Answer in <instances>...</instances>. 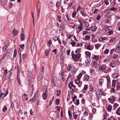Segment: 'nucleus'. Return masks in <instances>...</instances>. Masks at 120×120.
<instances>
[{"mask_svg":"<svg viewBox=\"0 0 120 120\" xmlns=\"http://www.w3.org/2000/svg\"><path fill=\"white\" fill-rule=\"evenodd\" d=\"M36 99H37L36 98L33 97V98L30 99V101L31 102H34L35 101Z\"/></svg>","mask_w":120,"mask_h":120,"instance_id":"obj_19","label":"nucleus"},{"mask_svg":"<svg viewBox=\"0 0 120 120\" xmlns=\"http://www.w3.org/2000/svg\"><path fill=\"white\" fill-rule=\"evenodd\" d=\"M82 74L81 73H80L78 75L77 77V78L79 79H80L81 78V77L82 76Z\"/></svg>","mask_w":120,"mask_h":120,"instance_id":"obj_45","label":"nucleus"},{"mask_svg":"<svg viewBox=\"0 0 120 120\" xmlns=\"http://www.w3.org/2000/svg\"><path fill=\"white\" fill-rule=\"evenodd\" d=\"M109 35H111L113 34V31L112 30H111L109 32Z\"/></svg>","mask_w":120,"mask_h":120,"instance_id":"obj_56","label":"nucleus"},{"mask_svg":"<svg viewBox=\"0 0 120 120\" xmlns=\"http://www.w3.org/2000/svg\"><path fill=\"white\" fill-rule=\"evenodd\" d=\"M105 3L106 5H108L109 4V3L107 0H104Z\"/></svg>","mask_w":120,"mask_h":120,"instance_id":"obj_64","label":"nucleus"},{"mask_svg":"<svg viewBox=\"0 0 120 120\" xmlns=\"http://www.w3.org/2000/svg\"><path fill=\"white\" fill-rule=\"evenodd\" d=\"M76 44V43L74 41L72 42L71 43V44L72 45L73 47L75 46V45Z\"/></svg>","mask_w":120,"mask_h":120,"instance_id":"obj_58","label":"nucleus"},{"mask_svg":"<svg viewBox=\"0 0 120 120\" xmlns=\"http://www.w3.org/2000/svg\"><path fill=\"white\" fill-rule=\"evenodd\" d=\"M117 55L116 54H115L112 57L113 59L114 60L117 58Z\"/></svg>","mask_w":120,"mask_h":120,"instance_id":"obj_63","label":"nucleus"},{"mask_svg":"<svg viewBox=\"0 0 120 120\" xmlns=\"http://www.w3.org/2000/svg\"><path fill=\"white\" fill-rule=\"evenodd\" d=\"M116 38H112L109 40V43H111V42H113L114 41V40H115Z\"/></svg>","mask_w":120,"mask_h":120,"instance_id":"obj_40","label":"nucleus"},{"mask_svg":"<svg viewBox=\"0 0 120 120\" xmlns=\"http://www.w3.org/2000/svg\"><path fill=\"white\" fill-rule=\"evenodd\" d=\"M116 90L117 91L119 90L120 89V85H118L116 88Z\"/></svg>","mask_w":120,"mask_h":120,"instance_id":"obj_50","label":"nucleus"},{"mask_svg":"<svg viewBox=\"0 0 120 120\" xmlns=\"http://www.w3.org/2000/svg\"><path fill=\"white\" fill-rule=\"evenodd\" d=\"M80 82V80L78 79H77L75 80V83L77 84L79 83Z\"/></svg>","mask_w":120,"mask_h":120,"instance_id":"obj_37","label":"nucleus"},{"mask_svg":"<svg viewBox=\"0 0 120 120\" xmlns=\"http://www.w3.org/2000/svg\"><path fill=\"white\" fill-rule=\"evenodd\" d=\"M112 107L111 105H109L108 108V110L109 111H110L112 109Z\"/></svg>","mask_w":120,"mask_h":120,"instance_id":"obj_35","label":"nucleus"},{"mask_svg":"<svg viewBox=\"0 0 120 120\" xmlns=\"http://www.w3.org/2000/svg\"><path fill=\"white\" fill-rule=\"evenodd\" d=\"M91 46L90 45H89L87 46L86 49L88 50H92V49H91Z\"/></svg>","mask_w":120,"mask_h":120,"instance_id":"obj_41","label":"nucleus"},{"mask_svg":"<svg viewBox=\"0 0 120 120\" xmlns=\"http://www.w3.org/2000/svg\"><path fill=\"white\" fill-rule=\"evenodd\" d=\"M60 100L59 98H57L56 100V105H58L59 104Z\"/></svg>","mask_w":120,"mask_h":120,"instance_id":"obj_32","label":"nucleus"},{"mask_svg":"<svg viewBox=\"0 0 120 120\" xmlns=\"http://www.w3.org/2000/svg\"><path fill=\"white\" fill-rule=\"evenodd\" d=\"M80 12L83 16L86 17L87 15L86 13L84 11H80Z\"/></svg>","mask_w":120,"mask_h":120,"instance_id":"obj_15","label":"nucleus"},{"mask_svg":"<svg viewBox=\"0 0 120 120\" xmlns=\"http://www.w3.org/2000/svg\"><path fill=\"white\" fill-rule=\"evenodd\" d=\"M75 67L74 66H72V67L71 68V70L72 71V72L74 74H75L76 71L75 72Z\"/></svg>","mask_w":120,"mask_h":120,"instance_id":"obj_18","label":"nucleus"},{"mask_svg":"<svg viewBox=\"0 0 120 120\" xmlns=\"http://www.w3.org/2000/svg\"><path fill=\"white\" fill-rule=\"evenodd\" d=\"M106 66L105 64H103L101 66H100L99 68V70L100 71H103L105 70L106 68Z\"/></svg>","mask_w":120,"mask_h":120,"instance_id":"obj_4","label":"nucleus"},{"mask_svg":"<svg viewBox=\"0 0 120 120\" xmlns=\"http://www.w3.org/2000/svg\"><path fill=\"white\" fill-rule=\"evenodd\" d=\"M106 79L107 81V83H109L110 82V80L109 77L107 76L106 77Z\"/></svg>","mask_w":120,"mask_h":120,"instance_id":"obj_29","label":"nucleus"},{"mask_svg":"<svg viewBox=\"0 0 120 120\" xmlns=\"http://www.w3.org/2000/svg\"><path fill=\"white\" fill-rule=\"evenodd\" d=\"M110 92L111 93H114L115 92V90L113 88H111Z\"/></svg>","mask_w":120,"mask_h":120,"instance_id":"obj_51","label":"nucleus"},{"mask_svg":"<svg viewBox=\"0 0 120 120\" xmlns=\"http://www.w3.org/2000/svg\"><path fill=\"white\" fill-rule=\"evenodd\" d=\"M90 62V60L87 59L85 61V63L86 65H89Z\"/></svg>","mask_w":120,"mask_h":120,"instance_id":"obj_14","label":"nucleus"},{"mask_svg":"<svg viewBox=\"0 0 120 120\" xmlns=\"http://www.w3.org/2000/svg\"><path fill=\"white\" fill-rule=\"evenodd\" d=\"M64 72H62L61 73V78L62 79V81H64Z\"/></svg>","mask_w":120,"mask_h":120,"instance_id":"obj_30","label":"nucleus"},{"mask_svg":"<svg viewBox=\"0 0 120 120\" xmlns=\"http://www.w3.org/2000/svg\"><path fill=\"white\" fill-rule=\"evenodd\" d=\"M119 105L116 103H114L113 105L114 110H115L116 108Z\"/></svg>","mask_w":120,"mask_h":120,"instance_id":"obj_31","label":"nucleus"},{"mask_svg":"<svg viewBox=\"0 0 120 120\" xmlns=\"http://www.w3.org/2000/svg\"><path fill=\"white\" fill-rule=\"evenodd\" d=\"M73 82H70L68 86L70 89H72V87L73 86Z\"/></svg>","mask_w":120,"mask_h":120,"instance_id":"obj_25","label":"nucleus"},{"mask_svg":"<svg viewBox=\"0 0 120 120\" xmlns=\"http://www.w3.org/2000/svg\"><path fill=\"white\" fill-rule=\"evenodd\" d=\"M100 44H96L95 45V46L96 49H98L100 46Z\"/></svg>","mask_w":120,"mask_h":120,"instance_id":"obj_36","label":"nucleus"},{"mask_svg":"<svg viewBox=\"0 0 120 120\" xmlns=\"http://www.w3.org/2000/svg\"><path fill=\"white\" fill-rule=\"evenodd\" d=\"M68 113L69 116H72L71 112V111L70 110H68Z\"/></svg>","mask_w":120,"mask_h":120,"instance_id":"obj_59","label":"nucleus"},{"mask_svg":"<svg viewBox=\"0 0 120 120\" xmlns=\"http://www.w3.org/2000/svg\"><path fill=\"white\" fill-rule=\"evenodd\" d=\"M104 80L103 79H99V84L100 85L102 86V85L103 83Z\"/></svg>","mask_w":120,"mask_h":120,"instance_id":"obj_26","label":"nucleus"},{"mask_svg":"<svg viewBox=\"0 0 120 120\" xmlns=\"http://www.w3.org/2000/svg\"><path fill=\"white\" fill-rule=\"evenodd\" d=\"M85 54L89 57H90L91 55V53L89 51H86Z\"/></svg>","mask_w":120,"mask_h":120,"instance_id":"obj_34","label":"nucleus"},{"mask_svg":"<svg viewBox=\"0 0 120 120\" xmlns=\"http://www.w3.org/2000/svg\"><path fill=\"white\" fill-rule=\"evenodd\" d=\"M40 8L39 9H38V11L37 13V16L38 17H37V20H38V18H39V16L40 15Z\"/></svg>","mask_w":120,"mask_h":120,"instance_id":"obj_38","label":"nucleus"},{"mask_svg":"<svg viewBox=\"0 0 120 120\" xmlns=\"http://www.w3.org/2000/svg\"><path fill=\"white\" fill-rule=\"evenodd\" d=\"M60 57L61 60V62L62 63H63V60H64V57L63 54H62L61 53L60 56Z\"/></svg>","mask_w":120,"mask_h":120,"instance_id":"obj_27","label":"nucleus"},{"mask_svg":"<svg viewBox=\"0 0 120 120\" xmlns=\"http://www.w3.org/2000/svg\"><path fill=\"white\" fill-rule=\"evenodd\" d=\"M20 60L19 62V64H21L22 63V59L21 58V54H19Z\"/></svg>","mask_w":120,"mask_h":120,"instance_id":"obj_52","label":"nucleus"},{"mask_svg":"<svg viewBox=\"0 0 120 120\" xmlns=\"http://www.w3.org/2000/svg\"><path fill=\"white\" fill-rule=\"evenodd\" d=\"M61 0H58L56 2V6L57 7H59L60 5Z\"/></svg>","mask_w":120,"mask_h":120,"instance_id":"obj_12","label":"nucleus"},{"mask_svg":"<svg viewBox=\"0 0 120 120\" xmlns=\"http://www.w3.org/2000/svg\"><path fill=\"white\" fill-rule=\"evenodd\" d=\"M120 51V42H119L117 44V47L115 50V52L116 53Z\"/></svg>","mask_w":120,"mask_h":120,"instance_id":"obj_6","label":"nucleus"},{"mask_svg":"<svg viewBox=\"0 0 120 120\" xmlns=\"http://www.w3.org/2000/svg\"><path fill=\"white\" fill-rule=\"evenodd\" d=\"M77 14V12L76 11H74L72 14V17H75Z\"/></svg>","mask_w":120,"mask_h":120,"instance_id":"obj_39","label":"nucleus"},{"mask_svg":"<svg viewBox=\"0 0 120 120\" xmlns=\"http://www.w3.org/2000/svg\"><path fill=\"white\" fill-rule=\"evenodd\" d=\"M96 97L97 98V99H98V100H99L100 99V97H101V95L97 94V93H96Z\"/></svg>","mask_w":120,"mask_h":120,"instance_id":"obj_44","label":"nucleus"},{"mask_svg":"<svg viewBox=\"0 0 120 120\" xmlns=\"http://www.w3.org/2000/svg\"><path fill=\"white\" fill-rule=\"evenodd\" d=\"M97 63L96 62L94 61H92L91 63V64L93 66L96 65H97Z\"/></svg>","mask_w":120,"mask_h":120,"instance_id":"obj_54","label":"nucleus"},{"mask_svg":"<svg viewBox=\"0 0 120 120\" xmlns=\"http://www.w3.org/2000/svg\"><path fill=\"white\" fill-rule=\"evenodd\" d=\"M111 27H107L106 26H105L104 28V29L105 31L106 32L107 31V28Z\"/></svg>","mask_w":120,"mask_h":120,"instance_id":"obj_60","label":"nucleus"},{"mask_svg":"<svg viewBox=\"0 0 120 120\" xmlns=\"http://www.w3.org/2000/svg\"><path fill=\"white\" fill-rule=\"evenodd\" d=\"M90 36L88 35H86L85 37V38L87 40H89L90 39Z\"/></svg>","mask_w":120,"mask_h":120,"instance_id":"obj_46","label":"nucleus"},{"mask_svg":"<svg viewBox=\"0 0 120 120\" xmlns=\"http://www.w3.org/2000/svg\"><path fill=\"white\" fill-rule=\"evenodd\" d=\"M25 35L23 33H21L20 34L21 41H23L25 38Z\"/></svg>","mask_w":120,"mask_h":120,"instance_id":"obj_9","label":"nucleus"},{"mask_svg":"<svg viewBox=\"0 0 120 120\" xmlns=\"http://www.w3.org/2000/svg\"><path fill=\"white\" fill-rule=\"evenodd\" d=\"M33 75V74L31 71H29L28 73V76L29 77L31 78L32 77Z\"/></svg>","mask_w":120,"mask_h":120,"instance_id":"obj_23","label":"nucleus"},{"mask_svg":"<svg viewBox=\"0 0 120 120\" xmlns=\"http://www.w3.org/2000/svg\"><path fill=\"white\" fill-rule=\"evenodd\" d=\"M43 73L41 72H39L38 77V80L40 81L43 77Z\"/></svg>","mask_w":120,"mask_h":120,"instance_id":"obj_5","label":"nucleus"},{"mask_svg":"<svg viewBox=\"0 0 120 120\" xmlns=\"http://www.w3.org/2000/svg\"><path fill=\"white\" fill-rule=\"evenodd\" d=\"M11 70H10L4 75L5 77H6L7 79H9L12 75V73L11 72Z\"/></svg>","mask_w":120,"mask_h":120,"instance_id":"obj_3","label":"nucleus"},{"mask_svg":"<svg viewBox=\"0 0 120 120\" xmlns=\"http://www.w3.org/2000/svg\"><path fill=\"white\" fill-rule=\"evenodd\" d=\"M109 49H106L104 52V53L105 54H107L109 52Z\"/></svg>","mask_w":120,"mask_h":120,"instance_id":"obj_57","label":"nucleus"},{"mask_svg":"<svg viewBox=\"0 0 120 120\" xmlns=\"http://www.w3.org/2000/svg\"><path fill=\"white\" fill-rule=\"evenodd\" d=\"M1 4L3 5H6L7 3L8 0H0Z\"/></svg>","mask_w":120,"mask_h":120,"instance_id":"obj_10","label":"nucleus"},{"mask_svg":"<svg viewBox=\"0 0 120 120\" xmlns=\"http://www.w3.org/2000/svg\"><path fill=\"white\" fill-rule=\"evenodd\" d=\"M88 88V85H85L83 89L86 90Z\"/></svg>","mask_w":120,"mask_h":120,"instance_id":"obj_62","label":"nucleus"},{"mask_svg":"<svg viewBox=\"0 0 120 120\" xmlns=\"http://www.w3.org/2000/svg\"><path fill=\"white\" fill-rule=\"evenodd\" d=\"M89 76L87 75H86L85 76V78L86 80H88L89 78Z\"/></svg>","mask_w":120,"mask_h":120,"instance_id":"obj_55","label":"nucleus"},{"mask_svg":"<svg viewBox=\"0 0 120 120\" xmlns=\"http://www.w3.org/2000/svg\"><path fill=\"white\" fill-rule=\"evenodd\" d=\"M7 109V107L6 105H4V107H3V108L2 111L3 112H4L5 111H6Z\"/></svg>","mask_w":120,"mask_h":120,"instance_id":"obj_42","label":"nucleus"},{"mask_svg":"<svg viewBox=\"0 0 120 120\" xmlns=\"http://www.w3.org/2000/svg\"><path fill=\"white\" fill-rule=\"evenodd\" d=\"M52 43V41L49 40L47 43V45L48 47L50 46Z\"/></svg>","mask_w":120,"mask_h":120,"instance_id":"obj_33","label":"nucleus"},{"mask_svg":"<svg viewBox=\"0 0 120 120\" xmlns=\"http://www.w3.org/2000/svg\"><path fill=\"white\" fill-rule=\"evenodd\" d=\"M49 52L50 51L49 50H46L45 52V55L46 56H48L49 53Z\"/></svg>","mask_w":120,"mask_h":120,"instance_id":"obj_24","label":"nucleus"},{"mask_svg":"<svg viewBox=\"0 0 120 120\" xmlns=\"http://www.w3.org/2000/svg\"><path fill=\"white\" fill-rule=\"evenodd\" d=\"M116 112L117 114L120 115V107L117 109Z\"/></svg>","mask_w":120,"mask_h":120,"instance_id":"obj_17","label":"nucleus"},{"mask_svg":"<svg viewBox=\"0 0 120 120\" xmlns=\"http://www.w3.org/2000/svg\"><path fill=\"white\" fill-rule=\"evenodd\" d=\"M81 52V49H76L75 51V53L77 54L80 53Z\"/></svg>","mask_w":120,"mask_h":120,"instance_id":"obj_21","label":"nucleus"},{"mask_svg":"<svg viewBox=\"0 0 120 120\" xmlns=\"http://www.w3.org/2000/svg\"><path fill=\"white\" fill-rule=\"evenodd\" d=\"M115 98L114 96H111L108 99L109 102L112 104H113L115 101Z\"/></svg>","mask_w":120,"mask_h":120,"instance_id":"obj_2","label":"nucleus"},{"mask_svg":"<svg viewBox=\"0 0 120 120\" xmlns=\"http://www.w3.org/2000/svg\"><path fill=\"white\" fill-rule=\"evenodd\" d=\"M116 82V80L115 79H113L112 81V86L114 87V88L115 87V83Z\"/></svg>","mask_w":120,"mask_h":120,"instance_id":"obj_20","label":"nucleus"},{"mask_svg":"<svg viewBox=\"0 0 120 120\" xmlns=\"http://www.w3.org/2000/svg\"><path fill=\"white\" fill-rule=\"evenodd\" d=\"M8 52H7L6 54V56H7V55H8V56H11L12 53V51L11 50H8Z\"/></svg>","mask_w":120,"mask_h":120,"instance_id":"obj_8","label":"nucleus"},{"mask_svg":"<svg viewBox=\"0 0 120 120\" xmlns=\"http://www.w3.org/2000/svg\"><path fill=\"white\" fill-rule=\"evenodd\" d=\"M17 50L16 49H15L14 50V53L13 54V57L14 58H15L17 55Z\"/></svg>","mask_w":120,"mask_h":120,"instance_id":"obj_28","label":"nucleus"},{"mask_svg":"<svg viewBox=\"0 0 120 120\" xmlns=\"http://www.w3.org/2000/svg\"><path fill=\"white\" fill-rule=\"evenodd\" d=\"M98 91L99 93L98 94H99L101 95L102 92L101 89H99L98 90Z\"/></svg>","mask_w":120,"mask_h":120,"instance_id":"obj_53","label":"nucleus"},{"mask_svg":"<svg viewBox=\"0 0 120 120\" xmlns=\"http://www.w3.org/2000/svg\"><path fill=\"white\" fill-rule=\"evenodd\" d=\"M84 24L86 27H88L89 26V23L87 22H84Z\"/></svg>","mask_w":120,"mask_h":120,"instance_id":"obj_48","label":"nucleus"},{"mask_svg":"<svg viewBox=\"0 0 120 120\" xmlns=\"http://www.w3.org/2000/svg\"><path fill=\"white\" fill-rule=\"evenodd\" d=\"M116 9L114 7L111 8H110V10L111 11H116Z\"/></svg>","mask_w":120,"mask_h":120,"instance_id":"obj_43","label":"nucleus"},{"mask_svg":"<svg viewBox=\"0 0 120 120\" xmlns=\"http://www.w3.org/2000/svg\"><path fill=\"white\" fill-rule=\"evenodd\" d=\"M46 89H47V87H45V93H43L42 94V96L43 98L44 99H46L47 98V97H46V95L45 94V93H46V92H47V90H46Z\"/></svg>","mask_w":120,"mask_h":120,"instance_id":"obj_7","label":"nucleus"},{"mask_svg":"<svg viewBox=\"0 0 120 120\" xmlns=\"http://www.w3.org/2000/svg\"><path fill=\"white\" fill-rule=\"evenodd\" d=\"M12 33L14 35H17L18 34V32L15 29H14L13 30V31Z\"/></svg>","mask_w":120,"mask_h":120,"instance_id":"obj_16","label":"nucleus"},{"mask_svg":"<svg viewBox=\"0 0 120 120\" xmlns=\"http://www.w3.org/2000/svg\"><path fill=\"white\" fill-rule=\"evenodd\" d=\"M97 29V27L96 26H92L90 27V29L92 31L94 32L96 31Z\"/></svg>","mask_w":120,"mask_h":120,"instance_id":"obj_11","label":"nucleus"},{"mask_svg":"<svg viewBox=\"0 0 120 120\" xmlns=\"http://www.w3.org/2000/svg\"><path fill=\"white\" fill-rule=\"evenodd\" d=\"M115 65L116 64L114 62L111 63L109 64V66L112 68L114 67Z\"/></svg>","mask_w":120,"mask_h":120,"instance_id":"obj_22","label":"nucleus"},{"mask_svg":"<svg viewBox=\"0 0 120 120\" xmlns=\"http://www.w3.org/2000/svg\"><path fill=\"white\" fill-rule=\"evenodd\" d=\"M81 56V54L80 53L76 54L74 55L73 58H72L74 61L78 62L79 61V59L80 57Z\"/></svg>","mask_w":120,"mask_h":120,"instance_id":"obj_1","label":"nucleus"},{"mask_svg":"<svg viewBox=\"0 0 120 120\" xmlns=\"http://www.w3.org/2000/svg\"><path fill=\"white\" fill-rule=\"evenodd\" d=\"M119 76V75L117 73L113 74L112 75V77L113 78L115 79L117 78Z\"/></svg>","mask_w":120,"mask_h":120,"instance_id":"obj_13","label":"nucleus"},{"mask_svg":"<svg viewBox=\"0 0 120 120\" xmlns=\"http://www.w3.org/2000/svg\"><path fill=\"white\" fill-rule=\"evenodd\" d=\"M94 58L96 60H98L99 59V57L98 56L94 55Z\"/></svg>","mask_w":120,"mask_h":120,"instance_id":"obj_61","label":"nucleus"},{"mask_svg":"<svg viewBox=\"0 0 120 120\" xmlns=\"http://www.w3.org/2000/svg\"><path fill=\"white\" fill-rule=\"evenodd\" d=\"M51 84L52 85L54 86H55V81L54 79H52L51 81Z\"/></svg>","mask_w":120,"mask_h":120,"instance_id":"obj_47","label":"nucleus"},{"mask_svg":"<svg viewBox=\"0 0 120 120\" xmlns=\"http://www.w3.org/2000/svg\"><path fill=\"white\" fill-rule=\"evenodd\" d=\"M72 67V66H71L70 64L67 67V70L69 71H70V70L71 69V68Z\"/></svg>","mask_w":120,"mask_h":120,"instance_id":"obj_49","label":"nucleus"}]
</instances>
